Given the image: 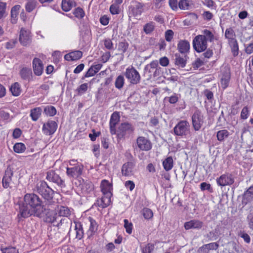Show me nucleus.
<instances>
[{"label": "nucleus", "mask_w": 253, "mask_h": 253, "mask_svg": "<svg viewBox=\"0 0 253 253\" xmlns=\"http://www.w3.org/2000/svg\"><path fill=\"white\" fill-rule=\"evenodd\" d=\"M135 165V163L133 162H128L125 163L122 167V175L125 176L132 175Z\"/></svg>", "instance_id": "nucleus-18"}, {"label": "nucleus", "mask_w": 253, "mask_h": 253, "mask_svg": "<svg viewBox=\"0 0 253 253\" xmlns=\"http://www.w3.org/2000/svg\"><path fill=\"white\" fill-rule=\"evenodd\" d=\"M193 48L197 52H202L207 49L208 43L206 40H204V37L202 35L196 36L193 40Z\"/></svg>", "instance_id": "nucleus-9"}, {"label": "nucleus", "mask_w": 253, "mask_h": 253, "mask_svg": "<svg viewBox=\"0 0 253 253\" xmlns=\"http://www.w3.org/2000/svg\"><path fill=\"white\" fill-rule=\"evenodd\" d=\"M37 192L49 203L52 200L54 191L50 188L46 182L43 181L39 182L37 184Z\"/></svg>", "instance_id": "nucleus-3"}, {"label": "nucleus", "mask_w": 253, "mask_h": 253, "mask_svg": "<svg viewBox=\"0 0 253 253\" xmlns=\"http://www.w3.org/2000/svg\"><path fill=\"white\" fill-rule=\"evenodd\" d=\"M238 236L243 239L244 242L247 244H249L251 242V238L250 236L244 231H240L238 234Z\"/></svg>", "instance_id": "nucleus-52"}, {"label": "nucleus", "mask_w": 253, "mask_h": 253, "mask_svg": "<svg viewBox=\"0 0 253 253\" xmlns=\"http://www.w3.org/2000/svg\"><path fill=\"white\" fill-rule=\"evenodd\" d=\"M244 199L246 200L247 202L253 199V187H250L244 193Z\"/></svg>", "instance_id": "nucleus-48"}, {"label": "nucleus", "mask_w": 253, "mask_h": 253, "mask_svg": "<svg viewBox=\"0 0 253 253\" xmlns=\"http://www.w3.org/2000/svg\"><path fill=\"white\" fill-rule=\"evenodd\" d=\"M32 64L34 74L37 76H41L43 70L42 61L38 58H35L33 60Z\"/></svg>", "instance_id": "nucleus-20"}, {"label": "nucleus", "mask_w": 253, "mask_h": 253, "mask_svg": "<svg viewBox=\"0 0 253 253\" xmlns=\"http://www.w3.org/2000/svg\"><path fill=\"white\" fill-rule=\"evenodd\" d=\"M230 79V75L229 73H226L223 76L221 79L220 84L223 89H225L229 84Z\"/></svg>", "instance_id": "nucleus-41"}, {"label": "nucleus", "mask_w": 253, "mask_h": 253, "mask_svg": "<svg viewBox=\"0 0 253 253\" xmlns=\"http://www.w3.org/2000/svg\"><path fill=\"white\" fill-rule=\"evenodd\" d=\"M10 90L13 96H19L21 92V88L20 84L17 82L14 83L11 85Z\"/></svg>", "instance_id": "nucleus-31"}, {"label": "nucleus", "mask_w": 253, "mask_h": 253, "mask_svg": "<svg viewBox=\"0 0 253 253\" xmlns=\"http://www.w3.org/2000/svg\"><path fill=\"white\" fill-rule=\"evenodd\" d=\"M100 188L103 195H107L108 196H112L111 192L112 186L108 180L105 179L102 180Z\"/></svg>", "instance_id": "nucleus-22"}, {"label": "nucleus", "mask_w": 253, "mask_h": 253, "mask_svg": "<svg viewBox=\"0 0 253 253\" xmlns=\"http://www.w3.org/2000/svg\"><path fill=\"white\" fill-rule=\"evenodd\" d=\"M164 169L166 171L171 169L173 167V160L171 157L167 158L163 162Z\"/></svg>", "instance_id": "nucleus-29"}, {"label": "nucleus", "mask_w": 253, "mask_h": 253, "mask_svg": "<svg viewBox=\"0 0 253 253\" xmlns=\"http://www.w3.org/2000/svg\"><path fill=\"white\" fill-rule=\"evenodd\" d=\"M175 59V64L176 66H178L180 68H183L185 66L186 61V60L182 57H181L179 54H176Z\"/></svg>", "instance_id": "nucleus-36"}, {"label": "nucleus", "mask_w": 253, "mask_h": 253, "mask_svg": "<svg viewBox=\"0 0 253 253\" xmlns=\"http://www.w3.org/2000/svg\"><path fill=\"white\" fill-rule=\"evenodd\" d=\"M192 123L196 131L200 129L204 124V116L199 110H196L192 116Z\"/></svg>", "instance_id": "nucleus-11"}, {"label": "nucleus", "mask_w": 253, "mask_h": 253, "mask_svg": "<svg viewBox=\"0 0 253 253\" xmlns=\"http://www.w3.org/2000/svg\"><path fill=\"white\" fill-rule=\"evenodd\" d=\"M190 47V44L187 40H180L177 44V49L182 54H185L189 52Z\"/></svg>", "instance_id": "nucleus-24"}, {"label": "nucleus", "mask_w": 253, "mask_h": 253, "mask_svg": "<svg viewBox=\"0 0 253 253\" xmlns=\"http://www.w3.org/2000/svg\"><path fill=\"white\" fill-rule=\"evenodd\" d=\"M203 35H201L202 37H204V40H206V42L209 41L212 42L214 40V35L210 31L205 29L202 32Z\"/></svg>", "instance_id": "nucleus-39"}, {"label": "nucleus", "mask_w": 253, "mask_h": 253, "mask_svg": "<svg viewBox=\"0 0 253 253\" xmlns=\"http://www.w3.org/2000/svg\"><path fill=\"white\" fill-rule=\"evenodd\" d=\"M125 84V79L123 75L117 77L115 82V86L118 89H121Z\"/></svg>", "instance_id": "nucleus-38"}, {"label": "nucleus", "mask_w": 253, "mask_h": 253, "mask_svg": "<svg viewBox=\"0 0 253 253\" xmlns=\"http://www.w3.org/2000/svg\"><path fill=\"white\" fill-rule=\"evenodd\" d=\"M112 196L103 195L101 198L98 199L95 203V205L102 209L105 208L109 206L111 202Z\"/></svg>", "instance_id": "nucleus-21"}, {"label": "nucleus", "mask_w": 253, "mask_h": 253, "mask_svg": "<svg viewBox=\"0 0 253 253\" xmlns=\"http://www.w3.org/2000/svg\"><path fill=\"white\" fill-rule=\"evenodd\" d=\"M229 132L226 129H222L217 132L216 136L218 141H223L229 136Z\"/></svg>", "instance_id": "nucleus-46"}, {"label": "nucleus", "mask_w": 253, "mask_h": 253, "mask_svg": "<svg viewBox=\"0 0 253 253\" xmlns=\"http://www.w3.org/2000/svg\"><path fill=\"white\" fill-rule=\"evenodd\" d=\"M128 47V43L125 42H122L119 43L118 50L125 53Z\"/></svg>", "instance_id": "nucleus-54"}, {"label": "nucleus", "mask_w": 253, "mask_h": 253, "mask_svg": "<svg viewBox=\"0 0 253 253\" xmlns=\"http://www.w3.org/2000/svg\"><path fill=\"white\" fill-rule=\"evenodd\" d=\"M103 42L104 46L106 49L108 50H113L114 49L113 43L110 39H105Z\"/></svg>", "instance_id": "nucleus-55"}, {"label": "nucleus", "mask_w": 253, "mask_h": 253, "mask_svg": "<svg viewBox=\"0 0 253 253\" xmlns=\"http://www.w3.org/2000/svg\"><path fill=\"white\" fill-rule=\"evenodd\" d=\"M74 14L75 15V16L78 18H82L84 16V12L83 9L80 7L77 8L74 12Z\"/></svg>", "instance_id": "nucleus-56"}, {"label": "nucleus", "mask_w": 253, "mask_h": 253, "mask_svg": "<svg viewBox=\"0 0 253 253\" xmlns=\"http://www.w3.org/2000/svg\"><path fill=\"white\" fill-rule=\"evenodd\" d=\"M2 253H19L18 250L14 247H9L1 249Z\"/></svg>", "instance_id": "nucleus-64"}, {"label": "nucleus", "mask_w": 253, "mask_h": 253, "mask_svg": "<svg viewBox=\"0 0 253 253\" xmlns=\"http://www.w3.org/2000/svg\"><path fill=\"white\" fill-rule=\"evenodd\" d=\"M17 43V40L12 39L5 43V47L7 49H10L14 48L15 44Z\"/></svg>", "instance_id": "nucleus-60"}, {"label": "nucleus", "mask_w": 253, "mask_h": 253, "mask_svg": "<svg viewBox=\"0 0 253 253\" xmlns=\"http://www.w3.org/2000/svg\"><path fill=\"white\" fill-rule=\"evenodd\" d=\"M42 112V109L41 107H36L30 111V117L33 121H37L40 117Z\"/></svg>", "instance_id": "nucleus-28"}, {"label": "nucleus", "mask_w": 253, "mask_h": 253, "mask_svg": "<svg viewBox=\"0 0 253 253\" xmlns=\"http://www.w3.org/2000/svg\"><path fill=\"white\" fill-rule=\"evenodd\" d=\"M2 186L4 188L16 187L18 180L16 176H13V172L10 168H7L2 180Z\"/></svg>", "instance_id": "nucleus-4"}, {"label": "nucleus", "mask_w": 253, "mask_h": 253, "mask_svg": "<svg viewBox=\"0 0 253 253\" xmlns=\"http://www.w3.org/2000/svg\"><path fill=\"white\" fill-rule=\"evenodd\" d=\"M218 245L215 242L209 243L204 245L201 247V250L203 251L204 253H207L209 250H215L217 249Z\"/></svg>", "instance_id": "nucleus-33"}, {"label": "nucleus", "mask_w": 253, "mask_h": 253, "mask_svg": "<svg viewBox=\"0 0 253 253\" xmlns=\"http://www.w3.org/2000/svg\"><path fill=\"white\" fill-rule=\"evenodd\" d=\"M46 178L48 181L57 184L61 187L65 186L64 181L53 170H50L47 172Z\"/></svg>", "instance_id": "nucleus-14"}, {"label": "nucleus", "mask_w": 253, "mask_h": 253, "mask_svg": "<svg viewBox=\"0 0 253 253\" xmlns=\"http://www.w3.org/2000/svg\"><path fill=\"white\" fill-rule=\"evenodd\" d=\"M20 5H16L14 6L11 10V22L12 24H15L17 22V16L19 13V11L20 9Z\"/></svg>", "instance_id": "nucleus-27"}, {"label": "nucleus", "mask_w": 253, "mask_h": 253, "mask_svg": "<svg viewBox=\"0 0 253 253\" xmlns=\"http://www.w3.org/2000/svg\"><path fill=\"white\" fill-rule=\"evenodd\" d=\"M61 6L64 11H69L73 6V1L70 0H62Z\"/></svg>", "instance_id": "nucleus-43"}, {"label": "nucleus", "mask_w": 253, "mask_h": 253, "mask_svg": "<svg viewBox=\"0 0 253 253\" xmlns=\"http://www.w3.org/2000/svg\"><path fill=\"white\" fill-rule=\"evenodd\" d=\"M44 113L48 116L52 117L56 114V109L53 106H46L43 110Z\"/></svg>", "instance_id": "nucleus-37"}, {"label": "nucleus", "mask_w": 253, "mask_h": 253, "mask_svg": "<svg viewBox=\"0 0 253 253\" xmlns=\"http://www.w3.org/2000/svg\"><path fill=\"white\" fill-rule=\"evenodd\" d=\"M143 3L136 0L132 1L128 7L129 16H140L143 11Z\"/></svg>", "instance_id": "nucleus-8"}, {"label": "nucleus", "mask_w": 253, "mask_h": 253, "mask_svg": "<svg viewBox=\"0 0 253 253\" xmlns=\"http://www.w3.org/2000/svg\"><path fill=\"white\" fill-rule=\"evenodd\" d=\"M180 96V94L174 93L169 97H165V99L168 100L170 104H175L178 101Z\"/></svg>", "instance_id": "nucleus-49"}, {"label": "nucleus", "mask_w": 253, "mask_h": 253, "mask_svg": "<svg viewBox=\"0 0 253 253\" xmlns=\"http://www.w3.org/2000/svg\"><path fill=\"white\" fill-rule=\"evenodd\" d=\"M89 221L90 222V225L88 231V234L89 235H92L97 230V224L95 220L91 217H89Z\"/></svg>", "instance_id": "nucleus-32"}, {"label": "nucleus", "mask_w": 253, "mask_h": 253, "mask_svg": "<svg viewBox=\"0 0 253 253\" xmlns=\"http://www.w3.org/2000/svg\"><path fill=\"white\" fill-rule=\"evenodd\" d=\"M58 212L59 214V217L60 216H69L71 214L70 210L67 207L60 206L58 208Z\"/></svg>", "instance_id": "nucleus-35"}, {"label": "nucleus", "mask_w": 253, "mask_h": 253, "mask_svg": "<svg viewBox=\"0 0 253 253\" xmlns=\"http://www.w3.org/2000/svg\"><path fill=\"white\" fill-rule=\"evenodd\" d=\"M83 190H84L87 193H88L92 191L93 189V186L91 182H86L83 185Z\"/></svg>", "instance_id": "nucleus-57"}, {"label": "nucleus", "mask_w": 253, "mask_h": 253, "mask_svg": "<svg viewBox=\"0 0 253 253\" xmlns=\"http://www.w3.org/2000/svg\"><path fill=\"white\" fill-rule=\"evenodd\" d=\"M57 127V124L55 121H49L47 123L43 124L42 131L44 134L50 135L55 132Z\"/></svg>", "instance_id": "nucleus-15"}, {"label": "nucleus", "mask_w": 253, "mask_h": 253, "mask_svg": "<svg viewBox=\"0 0 253 253\" xmlns=\"http://www.w3.org/2000/svg\"><path fill=\"white\" fill-rule=\"evenodd\" d=\"M124 227L126 228V232L130 234L132 230V224L129 222L127 219H124Z\"/></svg>", "instance_id": "nucleus-53"}, {"label": "nucleus", "mask_w": 253, "mask_h": 253, "mask_svg": "<svg viewBox=\"0 0 253 253\" xmlns=\"http://www.w3.org/2000/svg\"><path fill=\"white\" fill-rule=\"evenodd\" d=\"M110 12L112 14H117L119 13V6L116 4H112L110 7Z\"/></svg>", "instance_id": "nucleus-63"}, {"label": "nucleus", "mask_w": 253, "mask_h": 253, "mask_svg": "<svg viewBox=\"0 0 253 253\" xmlns=\"http://www.w3.org/2000/svg\"><path fill=\"white\" fill-rule=\"evenodd\" d=\"M65 219L61 218L57 215L53 211H48L45 214V220L48 223H53V226L58 228L65 221Z\"/></svg>", "instance_id": "nucleus-10"}, {"label": "nucleus", "mask_w": 253, "mask_h": 253, "mask_svg": "<svg viewBox=\"0 0 253 253\" xmlns=\"http://www.w3.org/2000/svg\"><path fill=\"white\" fill-rule=\"evenodd\" d=\"M83 56V53L80 50H76L66 54L64 59L67 61H75L80 59Z\"/></svg>", "instance_id": "nucleus-25"}, {"label": "nucleus", "mask_w": 253, "mask_h": 253, "mask_svg": "<svg viewBox=\"0 0 253 253\" xmlns=\"http://www.w3.org/2000/svg\"><path fill=\"white\" fill-rule=\"evenodd\" d=\"M36 4L37 1L35 0H28L25 5L26 10L28 12L32 11L35 8Z\"/></svg>", "instance_id": "nucleus-47"}, {"label": "nucleus", "mask_w": 253, "mask_h": 253, "mask_svg": "<svg viewBox=\"0 0 253 253\" xmlns=\"http://www.w3.org/2000/svg\"><path fill=\"white\" fill-rule=\"evenodd\" d=\"M177 0H169V4L171 9L174 11H177L178 8Z\"/></svg>", "instance_id": "nucleus-59"}, {"label": "nucleus", "mask_w": 253, "mask_h": 253, "mask_svg": "<svg viewBox=\"0 0 253 253\" xmlns=\"http://www.w3.org/2000/svg\"><path fill=\"white\" fill-rule=\"evenodd\" d=\"M87 84L84 83L82 84L78 88L77 91L79 94H82L84 93L87 89Z\"/></svg>", "instance_id": "nucleus-62"}, {"label": "nucleus", "mask_w": 253, "mask_h": 253, "mask_svg": "<svg viewBox=\"0 0 253 253\" xmlns=\"http://www.w3.org/2000/svg\"><path fill=\"white\" fill-rule=\"evenodd\" d=\"M120 119V116L117 112H114L111 116L109 122L110 131L112 135L116 134L117 130L116 126L119 122Z\"/></svg>", "instance_id": "nucleus-17"}, {"label": "nucleus", "mask_w": 253, "mask_h": 253, "mask_svg": "<svg viewBox=\"0 0 253 253\" xmlns=\"http://www.w3.org/2000/svg\"><path fill=\"white\" fill-rule=\"evenodd\" d=\"M75 224L76 238L81 240L83 238L84 234L82 225L80 222L76 223Z\"/></svg>", "instance_id": "nucleus-34"}, {"label": "nucleus", "mask_w": 253, "mask_h": 253, "mask_svg": "<svg viewBox=\"0 0 253 253\" xmlns=\"http://www.w3.org/2000/svg\"><path fill=\"white\" fill-rule=\"evenodd\" d=\"M250 114V109L248 106L244 107L241 112L240 117L241 119L246 120L247 119Z\"/></svg>", "instance_id": "nucleus-51"}, {"label": "nucleus", "mask_w": 253, "mask_h": 253, "mask_svg": "<svg viewBox=\"0 0 253 253\" xmlns=\"http://www.w3.org/2000/svg\"><path fill=\"white\" fill-rule=\"evenodd\" d=\"M125 76L131 84H137L140 82L141 77L139 72L132 66L126 69Z\"/></svg>", "instance_id": "nucleus-5"}, {"label": "nucleus", "mask_w": 253, "mask_h": 253, "mask_svg": "<svg viewBox=\"0 0 253 253\" xmlns=\"http://www.w3.org/2000/svg\"><path fill=\"white\" fill-rule=\"evenodd\" d=\"M137 147L141 151H147L151 149L152 143L150 140L144 136H138L136 140Z\"/></svg>", "instance_id": "nucleus-12"}, {"label": "nucleus", "mask_w": 253, "mask_h": 253, "mask_svg": "<svg viewBox=\"0 0 253 253\" xmlns=\"http://www.w3.org/2000/svg\"><path fill=\"white\" fill-rule=\"evenodd\" d=\"M21 78L26 81H30L32 78V72L31 68H23L20 71Z\"/></svg>", "instance_id": "nucleus-26"}, {"label": "nucleus", "mask_w": 253, "mask_h": 253, "mask_svg": "<svg viewBox=\"0 0 253 253\" xmlns=\"http://www.w3.org/2000/svg\"><path fill=\"white\" fill-rule=\"evenodd\" d=\"M19 42L23 46H26L31 42V36L29 30L22 28L20 32Z\"/></svg>", "instance_id": "nucleus-16"}, {"label": "nucleus", "mask_w": 253, "mask_h": 253, "mask_svg": "<svg viewBox=\"0 0 253 253\" xmlns=\"http://www.w3.org/2000/svg\"><path fill=\"white\" fill-rule=\"evenodd\" d=\"M26 150V146L23 143H16L13 146V150L15 153H22Z\"/></svg>", "instance_id": "nucleus-45"}, {"label": "nucleus", "mask_w": 253, "mask_h": 253, "mask_svg": "<svg viewBox=\"0 0 253 253\" xmlns=\"http://www.w3.org/2000/svg\"><path fill=\"white\" fill-rule=\"evenodd\" d=\"M235 33L231 28L227 29L225 32V37L228 40V42H231L236 40L235 39Z\"/></svg>", "instance_id": "nucleus-42"}, {"label": "nucleus", "mask_w": 253, "mask_h": 253, "mask_svg": "<svg viewBox=\"0 0 253 253\" xmlns=\"http://www.w3.org/2000/svg\"><path fill=\"white\" fill-rule=\"evenodd\" d=\"M6 3L0 1V19H1L5 13Z\"/></svg>", "instance_id": "nucleus-58"}, {"label": "nucleus", "mask_w": 253, "mask_h": 253, "mask_svg": "<svg viewBox=\"0 0 253 253\" xmlns=\"http://www.w3.org/2000/svg\"><path fill=\"white\" fill-rule=\"evenodd\" d=\"M84 166L76 160H71L69 162L66 168V174L69 178L77 179L83 173Z\"/></svg>", "instance_id": "nucleus-2"}, {"label": "nucleus", "mask_w": 253, "mask_h": 253, "mask_svg": "<svg viewBox=\"0 0 253 253\" xmlns=\"http://www.w3.org/2000/svg\"><path fill=\"white\" fill-rule=\"evenodd\" d=\"M20 213L23 217L32 215H41L43 207L40 198L35 194H27L24 196V203L19 206Z\"/></svg>", "instance_id": "nucleus-1"}, {"label": "nucleus", "mask_w": 253, "mask_h": 253, "mask_svg": "<svg viewBox=\"0 0 253 253\" xmlns=\"http://www.w3.org/2000/svg\"><path fill=\"white\" fill-rule=\"evenodd\" d=\"M134 130V126L131 124L125 122L120 124L116 134L119 139H121L124 138L127 134L133 133Z\"/></svg>", "instance_id": "nucleus-7"}, {"label": "nucleus", "mask_w": 253, "mask_h": 253, "mask_svg": "<svg viewBox=\"0 0 253 253\" xmlns=\"http://www.w3.org/2000/svg\"><path fill=\"white\" fill-rule=\"evenodd\" d=\"M202 3L204 5L211 9H214L215 7V3L213 0H204Z\"/></svg>", "instance_id": "nucleus-61"}, {"label": "nucleus", "mask_w": 253, "mask_h": 253, "mask_svg": "<svg viewBox=\"0 0 253 253\" xmlns=\"http://www.w3.org/2000/svg\"><path fill=\"white\" fill-rule=\"evenodd\" d=\"M155 27V23L153 22H150L144 25L143 31L146 34H150L154 30Z\"/></svg>", "instance_id": "nucleus-40"}, {"label": "nucleus", "mask_w": 253, "mask_h": 253, "mask_svg": "<svg viewBox=\"0 0 253 253\" xmlns=\"http://www.w3.org/2000/svg\"><path fill=\"white\" fill-rule=\"evenodd\" d=\"M159 65L157 60H154L150 62L149 64L146 65L144 67V76H147L148 79L152 78V73Z\"/></svg>", "instance_id": "nucleus-19"}, {"label": "nucleus", "mask_w": 253, "mask_h": 253, "mask_svg": "<svg viewBox=\"0 0 253 253\" xmlns=\"http://www.w3.org/2000/svg\"><path fill=\"white\" fill-rule=\"evenodd\" d=\"M192 4L191 0H180L178 3V7L181 10H188Z\"/></svg>", "instance_id": "nucleus-30"}, {"label": "nucleus", "mask_w": 253, "mask_h": 253, "mask_svg": "<svg viewBox=\"0 0 253 253\" xmlns=\"http://www.w3.org/2000/svg\"><path fill=\"white\" fill-rule=\"evenodd\" d=\"M203 223L198 220H191L189 221L186 222L184 224V227L185 229L189 230L190 229H200L202 227Z\"/></svg>", "instance_id": "nucleus-23"}, {"label": "nucleus", "mask_w": 253, "mask_h": 253, "mask_svg": "<svg viewBox=\"0 0 253 253\" xmlns=\"http://www.w3.org/2000/svg\"><path fill=\"white\" fill-rule=\"evenodd\" d=\"M141 214L143 215L145 219L149 220L152 218L153 216V212L152 211L147 208H145L141 211Z\"/></svg>", "instance_id": "nucleus-44"}, {"label": "nucleus", "mask_w": 253, "mask_h": 253, "mask_svg": "<svg viewBox=\"0 0 253 253\" xmlns=\"http://www.w3.org/2000/svg\"><path fill=\"white\" fill-rule=\"evenodd\" d=\"M231 47V50L232 52L233 53V54L234 56H237L238 54V42L237 41H234L231 42H229Z\"/></svg>", "instance_id": "nucleus-50"}, {"label": "nucleus", "mask_w": 253, "mask_h": 253, "mask_svg": "<svg viewBox=\"0 0 253 253\" xmlns=\"http://www.w3.org/2000/svg\"><path fill=\"white\" fill-rule=\"evenodd\" d=\"M216 182L218 185L221 186L230 185L234 182V178L231 173H226L217 178Z\"/></svg>", "instance_id": "nucleus-13"}, {"label": "nucleus", "mask_w": 253, "mask_h": 253, "mask_svg": "<svg viewBox=\"0 0 253 253\" xmlns=\"http://www.w3.org/2000/svg\"><path fill=\"white\" fill-rule=\"evenodd\" d=\"M190 130V124L185 120L179 121L173 128L174 133L177 136H186Z\"/></svg>", "instance_id": "nucleus-6"}]
</instances>
